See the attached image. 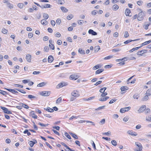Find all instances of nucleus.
I'll list each match as a JSON object with an SVG mask.
<instances>
[{"label": "nucleus", "mask_w": 151, "mask_h": 151, "mask_svg": "<svg viewBox=\"0 0 151 151\" xmlns=\"http://www.w3.org/2000/svg\"><path fill=\"white\" fill-rule=\"evenodd\" d=\"M51 24L52 26H54L55 24V21L53 20H52L51 21Z\"/></svg>", "instance_id": "59"}, {"label": "nucleus", "mask_w": 151, "mask_h": 151, "mask_svg": "<svg viewBox=\"0 0 151 151\" xmlns=\"http://www.w3.org/2000/svg\"><path fill=\"white\" fill-rule=\"evenodd\" d=\"M48 39L49 37H48L47 36H45L43 37V40L44 41H45L48 40Z\"/></svg>", "instance_id": "60"}, {"label": "nucleus", "mask_w": 151, "mask_h": 151, "mask_svg": "<svg viewBox=\"0 0 151 151\" xmlns=\"http://www.w3.org/2000/svg\"><path fill=\"white\" fill-rule=\"evenodd\" d=\"M51 6L50 4H47L45 5V8H50Z\"/></svg>", "instance_id": "53"}, {"label": "nucleus", "mask_w": 151, "mask_h": 151, "mask_svg": "<svg viewBox=\"0 0 151 151\" xmlns=\"http://www.w3.org/2000/svg\"><path fill=\"white\" fill-rule=\"evenodd\" d=\"M147 63H148L147 62H144V63L139 65V67H144L147 64Z\"/></svg>", "instance_id": "55"}, {"label": "nucleus", "mask_w": 151, "mask_h": 151, "mask_svg": "<svg viewBox=\"0 0 151 151\" xmlns=\"http://www.w3.org/2000/svg\"><path fill=\"white\" fill-rule=\"evenodd\" d=\"M15 89L16 90L18 91H19L23 93H26V92H25V91L22 89H20L19 88H16V89Z\"/></svg>", "instance_id": "33"}, {"label": "nucleus", "mask_w": 151, "mask_h": 151, "mask_svg": "<svg viewBox=\"0 0 151 151\" xmlns=\"http://www.w3.org/2000/svg\"><path fill=\"white\" fill-rule=\"evenodd\" d=\"M129 88L126 86H123L121 87V90L122 91H124L127 90L129 89Z\"/></svg>", "instance_id": "20"}, {"label": "nucleus", "mask_w": 151, "mask_h": 151, "mask_svg": "<svg viewBox=\"0 0 151 151\" xmlns=\"http://www.w3.org/2000/svg\"><path fill=\"white\" fill-rule=\"evenodd\" d=\"M146 120L149 121H151V115L146 116Z\"/></svg>", "instance_id": "41"}, {"label": "nucleus", "mask_w": 151, "mask_h": 151, "mask_svg": "<svg viewBox=\"0 0 151 151\" xmlns=\"http://www.w3.org/2000/svg\"><path fill=\"white\" fill-rule=\"evenodd\" d=\"M148 95H147L146 96H145L142 99V101H145L148 100Z\"/></svg>", "instance_id": "45"}, {"label": "nucleus", "mask_w": 151, "mask_h": 151, "mask_svg": "<svg viewBox=\"0 0 151 151\" xmlns=\"http://www.w3.org/2000/svg\"><path fill=\"white\" fill-rule=\"evenodd\" d=\"M151 42V40H150L149 41H146V42H144L142 43L141 45V46H143L144 45H147L149 43H150Z\"/></svg>", "instance_id": "24"}, {"label": "nucleus", "mask_w": 151, "mask_h": 151, "mask_svg": "<svg viewBox=\"0 0 151 151\" xmlns=\"http://www.w3.org/2000/svg\"><path fill=\"white\" fill-rule=\"evenodd\" d=\"M38 124L40 125L42 127H46L48 125V124H45L43 123H41L39 122L38 123Z\"/></svg>", "instance_id": "50"}, {"label": "nucleus", "mask_w": 151, "mask_h": 151, "mask_svg": "<svg viewBox=\"0 0 151 151\" xmlns=\"http://www.w3.org/2000/svg\"><path fill=\"white\" fill-rule=\"evenodd\" d=\"M24 6V4L22 3H19L18 5V6L20 8H22Z\"/></svg>", "instance_id": "52"}, {"label": "nucleus", "mask_w": 151, "mask_h": 151, "mask_svg": "<svg viewBox=\"0 0 151 151\" xmlns=\"http://www.w3.org/2000/svg\"><path fill=\"white\" fill-rule=\"evenodd\" d=\"M140 40V39L139 38H138V39H136V40H128L124 42V44H127L129 43L132 41H138V40Z\"/></svg>", "instance_id": "11"}, {"label": "nucleus", "mask_w": 151, "mask_h": 151, "mask_svg": "<svg viewBox=\"0 0 151 151\" xmlns=\"http://www.w3.org/2000/svg\"><path fill=\"white\" fill-rule=\"evenodd\" d=\"M102 81H98V82H96L94 84V85L96 86H97L98 85L101 84L102 83Z\"/></svg>", "instance_id": "57"}, {"label": "nucleus", "mask_w": 151, "mask_h": 151, "mask_svg": "<svg viewBox=\"0 0 151 151\" xmlns=\"http://www.w3.org/2000/svg\"><path fill=\"white\" fill-rule=\"evenodd\" d=\"M130 109L131 107L129 106L124 108H121L120 110V112L122 113H124L126 111H128Z\"/></svg>", "instance_id": "2"}, {"label": "nucleus", "mask_w": 151, "mask_h": 151, "mask_svg": "<svg viewBox=\"0 0 151 151\" xmlns=\"http://www.w3.org/2000/svg\"><path fill=\"white\" fill-rule=\"evenodd\" d=\"M109 98V96H105L103 98H100L99 100L101 101H105Z\"/></svg>", "instance_id": "18"}, {"label": "nucleus", "mask_w": 151, "mask_h": 151, "mask_svg": "<svg viewBox=\"0 0 151 151\" xmlns=\"http://www.w3.org/2000/svg\"><path fill=\"white\" fill-rule=\"evenodd\" d=\"M107 95V92H104L102 93L101 95V96L102 97L101 98H103L105 96H106Z\"/></svg>", "instance_id": "48"}, {"label": "nucleus", "mask_w": 151, "mask_h": 151, "mask_svg": "<svg viewBox=\"0 0 151 151\" xmlns=\"http://www.w3.org/2000/svg\"><path fill=\"white\" fill-rule=\"evenodd\" d=\"M147 50H142L141 51H138L137 53V55H139L141 56L143 55V54L144 53H145L147 52Z\"/></svg>", "instance_id": "6"}, {"label": "nucleus", "mask_w": 151, "mask_h": 151, "mask_svg": "<svg viewBox=\"0 0 151 151\" xmlns=\"http://www.w3.org/2000/svg\"><path fill=\"white\" fill-rule=\"evenodd\" d=\"M29 80H23L22 81V82L24 83H28L29 81Z\"/></svg>", "instance_id": "61"}, {"label": "nucleus", "mask_w": 151, "mask_h": 151, "mask_svg": "<svg viewBox=\"0 0 151 151\" xmlns=\"http://www.w3.org/2000/svg\"><path fill=\"white\" fill-rule=\"evenodd\" d=\"M33 34L32 33H29L28 35V37L29 38H31L33 37Z\"/></svg>", "instance_id": "63"}, {"label": "nucleus", "mask_w": 151, "mask_h": 151, "mask_svg": "<svg viewBox=\"0 0 151 151\" xmlns=\"http://www.w3.org/2000/svg\"><path fill=\"white\" fill-rule=\"evenodd\" d=\"M105 119H102L99 122V124H103L105 123Z\"/></svg>", "instance_id": "44"}, {"label": "nucleus", "mask_w": 151, "mask_h": 151, "mask_svg": "<svg viewBox=\"0 0 151 151\" xmlns=\"http://www.w3.org/2000/svg\"><path fill=\"white\" fill-rule=\"evenodd\" d=\"M50 48L52 50H54L55 49L54 45L53 44H49V45Z\"/></svg>", "instance_id": "38"}, {"label": "nucleus", "mask_w": 151, "mask_h": 151, "mask_svg": "<svg viewBox=\"0 0 151 151\" xmlns=\"http://www.w3.org/2000/svg\"><path fill=\"white\" fill-rule=\"evenodd\" d=\"M70 134L72 136V137H73L74 138H75L76 139H78V136L75 134H74V133H70Z\"/></svg>", "instance_id": "27"}, {"label": "nucleus", "mask_w": 151, "mask_h": 151, "mask_svg": "<svg viewBox=\"0 0 151 151\" xmlns=\"http://www.w3.org/2000/svg\"><path fill=\"white\" fill-rule=\"evenodd\" d=\"M104 70V69H98L96 71V74H97L100 73H101L102 72H103Z\"/></svg>", "instance_id": "25"}, {"label": "nucleus", "mask_w": 151, "mask_h": 151, "mask_svg": "<svg viewBox=\"0 0 151 151\" xmlns=\"http://www.w3.org/2000/svg\"><path fill=\"white\" fill-rule=\"evenodd\" d=\"M126 16H131L130 10L128 9H126L125 12Z\"/></svg>", "instance_id": "8"}, {"label": "nucleus", "mask_w": 151, "mask_h": 151, "mask_svg": "<svg viewBox=\"0 0 151 151\" xmlns=\"http://www.w3.org/2000/svg\"><path fill=\"white\" fill-rule=\"evenodd\" d=\"M127 133L129 134L132 136H137V133L135 132H133L132 130H129Z\"/></svg>", "instance_id": "10"}, {"label": "nucleus", "mask_w": 151, "mask_h": 151, "mask_svg": "<svg viewBox=\"0 0 151 151\" xmlns=\"http://www.w3.org/2000/svg\"><path fill=\"white\" fill-rule=\"evenodd\" d=\"M28 143L31 147H32L34 145L33 141H30Z\"/></svg>", "instance_id": "49"}, {"label": "nucleus", "mask_w": 151, "mask_h": 151, "mask_svg": "<svg viewBox=\"0 0 151 151\" xmlns=\"http://www.w3.org/2000/svg\"><path fill=\"white\" fill-rule=\"evenodd\" d=\"M44 109L47 111L50 112H52L54 111L53 109L49 107H48L47 108H44Z\"/></svg>", "instance_id": "17"}, {"label": "nucleus", "mask_w": 151, "mask_h": 151, "mask_svg": "<svg viewBox=\"0 0 151 151\" xmlns=\"http://www.w3.org/2000/svg\"><path fill=\"white\" fill-rule=\"evenodd\" d=\"M146 109V105H142L140 107L139 109L138 110L139 113H141L144 111Z\"/></svg>", "instance_id": "4"}, {"label": "nucleus", "mask_w": 151, "mask_h": 151, "mask_svg": "<svg viewBox=\"0 0 151 151\" xmlns=\"http://www.w3.org/2000/svg\"><path fill=\"white\" fill-rule=\"evenodd\" d=\"M49 48L47 46H45L44 48V50L45 51L47 52L48 51Z\"/></svg>", "instance_id": "62"}, {"label": "nucleus", "mask_w": 151, "mask_h": 151, "mask_svg": "<svg viewBox=\"0 0 151 151\" xmlns=\"http://www.w3.org/2000/svg\"><path fill=\"white\" fill-rule=\"evenodd\" d=\"M0 93L3 95L8 94V93L7 92L2 91L1 90H0Z\"/></svg>", "instance_id": "32"}, {"label": "nucleus", "mask_w": 151, "mask_h": 151, "mask_svg": "<svg viewBox=\"0 0 151 151\" xmlns=\"http://www.w3.org/2000/svg\"><path fill=\"white\" fill-rule=\"evenodd\" d=\"M14 86L15 87H19V88H23V86L22 85H20L18 84H14Z\"/></svg>", "instance_id": "47"}, {"label": "nucleus", "mask_w": 151, "mask_h": 151, "mask_svg": "<svg viewBox=\"0 0 151 151\" xmlns=\"http://www.w3.org/2000/svg\"><path fill=\"white\" fill-rule=\"evenodd\" d=\"M65 136L67 137L69 139H71V137L69 134L67 132H65Z\"/></svg>", "instance_id": "40"}, {"label": "nucleus", "mask_w": 151, "mask_h": 151, "mask_svg": "<svg viewBox=\"0 0 151 151\" xmlns=\"http://www.w3.org/2000/svg\"><path fill=\"white\" fill-rule=\"evenodd\" d=\"M60 9L63 12H66L68 11V9L64 7H61L60 8Z\"/></svg>", "instance_id": "28"}, {"label": "nucleus", "mask_w": 151, "mask_h": 151, "mask_svg": "<svg viewBox=\"0 0 151 151\" xmlns=\"http://www.w3.org/2000/svg\"><path fill=\"white\" fill-rule=\"evenodd\" d=\"M116 100L117 99L115 98H114V99H111L109 101V104H112L115 102Z\"/></svg>", "instance_id": "37"}, {"label": "nucleus", "mask_w": 151, "mask_h": 151, "mask_svg": "<svg viewBox=\"0 0 151 151\" xmlns=\"http://www.w3.org/2000/svg\"><path fill=\"white\" fill-rule=\"evenodd\" d=\"M31 56L30 55L28 54L26 56V58L27 61L29 62H30L31 60Z\"/></svg>", "instance_id": "16"}, {"label": "nucleus", "mask_w": 151, "mask_h": 151, "mask_svg": "<svg viewBox=\"0 0 151 151\" xmlns=\"http://www.w3.org/2000/svg\"><path fill=\"white\" fill-rule=\"evenodd\" d=\"M48 60L49 63H52L54 60V58L53 56L51 55L49 56L48 58Z\"/></svg>", "instance_id": "14"}, {"label": "nucleus", "mask_w": 151, "mask_h": 151, "mask_svg": "<svg viewBox=\"0 0 151 151\" xmlns=\"http://www.w3.org/2000/svg\"><path fill=\"white\" fill-rule=\"evenodd\" d=\"M150 110L149 108H147L145 111V113L146 114H147L148 113L150 112Z\"/></svg>", "instance_id": "58"}, {"label": "nucleus", "mask_w": 151, "mask_h": 151, "mask_svg": "<svg viewBox=\"0 0 151 151\" xmlns=\"http://www.w3.org/2000/svg\"><path fill=\"white\" fill-rule=\"evenodd\" d=\"M119 8V6L117 4L114 5L112 7V9L116 11Z\"/></svg>", "instance_id": "21"}, {"label": "nucleus", "mask_w": 151, "mask_h": 151, "mask_svg": "<svg viewBox=\"0 0 151 151\" xmlns=\"http://www.w3.org/2000/svg\"><path fill=\"white\" fill-rule=\"evenodd\" d=\"M111 134V132L110 131H108L107 132H105L103 133V135H110Z\"/></svg>", "instance_id": "56"}, {"label": "nucleus", "mask_w": 151, "mask_h": 151, "mask_svg": "<svg viewBox=\"0 0 151 151\" xmlns=\"http://www.w3.org/2000/svg\"><path fill=\"white\" fill-rule=\"evenodd\" d=\"M61 101H62L61 98L60 97H59L57 99V100L56 101V103L57 104H59L61 102Z\"/></svg>", "instance_id": "39"}, {"label": "nucleus", "mask_w": 151, "mask_h": 151, "mask_svg": "<svg viewBox=\"0 0 151 151\" xmlns=\"http://www.w3.org/2000/svg\"><path fill=\"white\" fill-rule=\"evenodd\" d=\"M101 66L102 65H101L100 64H97L93 67V70H95L98 68H100L101 67Z\"/></svg>", "instance_id": "15"}, {"label": "nucleus", "mask_w": 151, "mask_h": 151, "mask_svg": "<svg viewBox=\"0 0 151 151\" xmlns=\"http://www.w3.org/2000/svg\"><path fill=\"white\" fill-rule=\"evenodd\" d=\"M139 97V95L137 93L134 94L133 96V98L134 99H138Z\"/></svg>", "instance_id": "31"}, {"label": "nucleus", "mask_w": 151, "mask_h": 151, "mask_svg": "<svg viewBox=\"0 0 151 151\" xmlns=\"http://www.w3.org/2000/svg\"><path fill=\"white\" fill-rule=\"evenodd\" d=\"M28 98L31 99H37V97L35 96L31 95H28Z\"/></svg>", "instance_id": "36"}, {"label": "nucleus", "mask_w": 151, "mask_h": 151, "mask_svg": "<svg viewBox=\"0 0 151 151\" xmlns=\"http://www.w3.org/2000/svg\"><path fill=\"white\" fill-rule=\"evenodd\" d=\"M41 24L44 25H46L47 23V22L46 20V19H42L41 21Z\"/></svg>", "instance_id": "19"}, {"label": "nucleus", "mask_w": 151, "mask_h": 151, "mask_svg": "<svg viewBox=\"0 0 151 151\" xmlns=\"http://www.w3.org/2000/svg\"><path fill=\"white\" fill-rule=\"evenodd\" d=\"M88 33L89 34H91L93 35H97V32L91 29H90L88 30Z\"/></svg>", "instance_id": "12"}, {"label": "nucleus", "mask_w": 151, "mask_h": 151, "mask_svg": "<svg viewBox=\"0 0 151 151\" xmlns=\"http://www.w3.org/2000/svg\"><path fill=\"white\" fill-rule=\"evenodd\" d=\"M46 84V83H45L43 82L38 84L37 85V86L38 87H41L45 85Z\"/></svg>", "instance_id": "30"}, {"label": "nucleus", "mask_w": 151, "mask_h": 151, "mask_svg": "<svg viewBox=\"0 0 151 151\" xmlns=\"http://www.w3.org/2000/svg\"><path fill=\"white\" fill-rule=\"evenodd\" d=\"M4 89H6L11 92H12V93H14L15 94H16L17 93H18V92L17 91H16L14 89H13L7 88H4Z\"/></svg>", "instance_id": "7"}, {"label": "nucleus", "mask_w": 151, "mask_h": 151, "mask_svg": "<svg viewBox=\"0 0 151 151\" xmlns=\"http://www.w3.org/2000/svg\"><path fill=\"white\" fill-rule=\"evenodd\" d=\"M78 78L77 76L75 74H72L70 77V78L71 80H76Z\"/></svg>", "instance_id": "13"}, {"label": "nucleus", "mask_w": 151, "mask_h": 151, "mask_svg": "<svg viewBox=\"0 0 151 151\" xmlns=\"http://www.w3.org/2000/svg\"><path fill=\"white\" fill-rule=\"evenodd\" d=\"M146 94L148 96H150L151 95V89H148L146 91Z\"/></svg>", "instance_id": "34"}, {"label": "nucleus", "mask_w": 151, "mask_h": 151, "mask_svg": "<svg viewBox=\"0 0 151 151\" xmlns=\"http://www.w3.org/2000/svg\"><path fill=\"white\" fill-rule=\"evenodd\" d=\"M111 143L114 146H116L117 145L116 142L115 140H112L111 142Z\"/></svg>", "instance_id": "43"}, {"label": "nucleus", "mask_w": 151, "mask_h": 151, "mask_svg": "<svg viewBox=\"0 0 151 151\" xmlns=\"http://www.w3.org/2000/svg\"><path fill=\"white\" fill-rule=\"evenodd\" d=\"M43 16L44 19H47L48 18L49 16L48 14L46 13H44Z\"/></svg>", "instance_id": "42"}, {"label": "nucleus", "mask_w": 151, "mask_h": 151, "mask_svg": "<svg viewBox=\"0 0 151 151\" xmlns=\"http://www.w3.org/2000/svg\"><path fill=\"white\" fill-rule=\"evenodd\" d=\"M78 52L79 53H80L81 54L84 55L85 54V52L84 50H83L81 48L79 49L78 50Z\"/></svg>", "instance_id": "29"}, {"label": "nucleus", "mask_w": 151, "mask_h": 151, "mask_svg": "<svg viewBox=\"0 0 151 151\" xmlns=\"http://www.w3.org/2000/svg\"><path fill=\"white\" fill-rule=\"evenodd\" d=\"M72 96H73L75 97H78L79 96L78 92L76 90H74L71 93Z\"/></svg>", "instance_id": "3"}, {"label": "nucleus", "mask_w": 151, "mask_h": 151, "mask_svg": "<svg viewBox=\"0 0 151 151\" xmlns=\"http://www.w3.org/2000/svg\"><path fill=\"white\" fill-rule=\"evenodd\" d=\"M112 56H111V55H109V56H107L106 57H105V58H104V60H108V59H109L110 58H112Z\"/></svg>", "instance_id": "54"}, {"label": "nucleus", "mask_w": 151, "mask_h": 151, "mask_svg": "<svg viewBox=\"0 0 151 151\" xmlns=\"http://www.w3.org/2000/svg\"><path fill=\"white\" fill-rule=\"evenodd\" d=\"M135 144L136 146H137L138 147H142V146L141 143L138 142H136L135 143Z\"/></svg>", "instance_id": "35"}, {"label": "nucleus", "mask_w": 151, "mask_h": 151, "mask_svg": "<svg viewBox=\"0 0 151 151\" xmlns=\"http://www.w3.org/2000/svg\"><path fill=\"white\" fill-rule=\"evenodd\" d=\"M68 84L67 83L65 82H61L57 86V87L58 88H61L63 86H66Z\"/></svg>", "instance_id": "5"}, {"label": "nucleus", "mask_w": 151, "mask_h": 151, "mask_svg": "<svg viewBox=\"0 0 151 151\" xmlns=\"http://www.w3.org/2000/svg\"><path fill=\"white\" fill-rule=\"evenodd\" d=\"M129 33L127 31H125L124 35V37L125 38H127L129 36Z\"/></svg>", "instance_id": "51"}, {"label": "nucleus", "mask_w": 151, "mask_h": 151, "mask_svg": "<svg viewBox=\"0 0 151 151\" xmlns=\"http://www.w3.org/2000/svg\"><path fill=\"white\" fill-rule=\"evenodd\" d=\"M100 47L99 46H96L94 47V51L95 52H98L100 49Z\"/></svg>", "instance_id": "22"}, {"label": "nucleus", "mask_w": 151, "mask_h": 151, "mask_svg": "<svg viewBox=\"0 0 151 151\" xmlns=\"http://www.w3.org/2000/svg\"><path fill=\"white\" fill-rule=\"evenodd\" d=\"M86 21H85L84 22L82 20L80 19L79 20H78V23L80 25H82L84 23H86Z\"/></svg>", "instance_id": "23"}, {"label": "nucleus", "mask_w": 151, "mask_h": 151, "mask_svg": "<svg viewBox=\"0 0 151 151\" xmlns=\"http://www.w3.org/2000/svg\"><path fill=\"white\" fill-rule=\"evenodd\" d=\"M50 92L48 91H42L40 93V95L45 96H49L50 95Z\"/></svg>", "instance_id": "1"}, {"label": "nucleus", "mask_w": 151, "mask_h": 151, "mask_svg": "<svg viewBox=\"0 0 151 151\" xmlns=\"http://www.w3.org/2000/svg\"><path fill=\"white\" fill-rule=\"evenodd\" d=\"M142 147H138L137 149L135 150V151H142Z\"/></svg>", "instance_id": "64"}, {"label": "nucleus", "mask_w": 151, "mask_h": 151, "mask_svg": "<svg viewBox=\"0 0 151 151\" xmlns=\"http://www.w3.org/2000/svg\"><path fill=\"white\" fill-rule=\"evenodd\" d=\"M1 109L3 110L4 111V112L5 113H7V111L8 110V109L6 108L3 107V106H1Z\"/></svg>", "instance_id": "26"}, {"label": "nucleus", "mask_w": 151, "mask_h": 151, "mask_svg": "<svg viewBox=\"0 0 151 151\" xmlns=\"http://www.w3.org/2000/svg\"><path fill=\"white\" fill-rule=\"evenodd\" d=\"M145 12L142 11L139 13L138 17L139 18H143V17H144L145 16Z\"/></svg>", "instance_id": "9"}, {"label": "nucleus", "mask_w": 151, "mask_h": 151, "mask_svg": "<svg viewBox=\"0 0 151 151\" xmlns=\"http://www.w3.org/2000/svg\"><path fill=\"white\" fill-rule=\"evenodd\" d=\"M8 31L5 29L3 28L2 29V32L4 34H6Z\"/></svg>", "instance_id": "46"}]
</instances>
